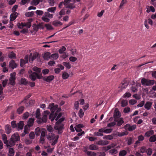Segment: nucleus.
<instances>
[{
  "label": "nucleus",
  "instance_id": "obj_7",
  "mask_svg": "<svg viewBox=\"0 0 156 156\" xmlns=\"http://www.w3.org/2000/svg\"><path fill=\"white\" fill-rule=\"evenodd\" d=\"M136 125L135 124L132 125L127 123L125 125L123 128L125 129V131L127 132H132L136 129Z\"/></svg>",
  "mask_w": 156,
  "mask_h": 156
},
{
  "label": "nucleus",
  "instance_id": "obj_57",
  "mask_svg": "<svg viewBox=\"0 0 156 156\" xmlns=\"http://www.w3.org/2000/svg\"><path fill=\"white\" fill-rule=\"evenodd\" d=\"M45 27L47 29L49 30H51L53 29V28L51 25L49 24H46L45 25Z\"/></svg>",
  "mask_w": 156,
  "mask_h": 156
},
{
  "label": "nucleus",
  "instance_id": "obj_16",
  "mask_svg": "<svg viewBox=\"0 0 156 156\" xmlns=\"http://www.w3.org/2000/svg\"><path fill=\"white\" fill-rule=\"evenodd\" d=\"M109 143V141H108L101 140L98 142L97 144L100 145L104 146L108 144Z\"/></svg>",
  "mask_w": 156,
  "mask_h": 156
},
{
  "label": "nucleus",
  "instance_id": "obj_17",
  "mask_svg": "<svg viewBox=\"0 0 156 156\" xmlns=\"http://www.w3.org/2000/svg\"><path fill=\"white\" fill-rule=\"evenodd\" d=\"M5 130L7 134H9L12 131L10 125H6L5 126Z\"/></svg>",
  "mask_w": 156,
  "mask_h": 156
},
{
  "label": "nucleus",
  "instance_id": "obj_59",
  "mask_svg": "<svg viewBox=\"0 0 156 156\" xmlns=\"http://www.w3.org/2000/svg\"><path fill=\"white\" fill-rule=\"evenodd\" d=\"M32 27L34 30L36 32L38 31L39 29V28L38 27L37 25L36 24H33Z\"/></svg>",
  "mask_w": 156,
  "mask_h": 156
},
{
  "label": "nucleus",
  "instance_id": "obj_10",
  "mask_svg": "<svg viewBox=\"0 0 156 156\" xmlns=\"http://www.w3.org/2000/svg\"><path fill=\"white\" fill-rule=\"evenodd\" d=\"M83 151L86 153L87 156H96L97 154L96 153L91 151H88L87 147H84L83 148Z\"/></svg>",
  "mask_w": 156,
  "mask_h": 156
},
{
  "label": "nucleus",
  "instance_id": "obj_36",
  "mask_svg": "<svg viewBox=\"0 0 156 156\" xmlns=\"http://www.w3.org/2000/svg\"><path fill=\"white\" fill-rule=\"evenodd\" d=\"M24 126L23 122V121H20L18 124L17 128L20 129H23Z\"/></svg>",
  "mask_w": 156,
  "mask_h": 156
},
{
  "label": "nucleus",
  "instance_id": "obj_51",
  "mask_svg": "<svg viewBox=\"0 0 156 156\" xmlns=\"http://www.w3.org/2000/svg\"><path fill=\"white\" fill-rule=\"evenodd\" d=\"M116 124L115 122H112L108 123L107 125V127H111L114 126Z\"/></svg>",
  "mask_w": 156,
  "mask_h": 156
},
{
  "label": "nucleus",
  "instance_id": "obj_34",
  "mask_svg": "<svg viewBox=\"0 0 156 156\" xmlns=\"http://www.w3.org/2000/svg\"><path fill=\"white\" fill-rule=\"evenodd\" d=\"M147 86H152L155 83L154 81L153 80H150L148 79Z\"/></svg>",
  "mask_w": 156,
  "mask_h": 156
},
{
  "label": "nucleus",
  "instance_id": "obj_4",
  "mask_svg": "<svg viewBox=\"0 0 156 156\" xmlns=\"http://www.w3.org/2000/svg\"><path fill=\"white\" fill-rule=\"evenodd\" d=\"M29 78L33 81H35L37 78L40 79L43 77L41 73L39 74L36 72H32L31 71H29Z\"/></svg>",
  "mask_w": 156,
  "mask_h": 156
},
{
  "label": "nucleus",
  "instance_id": "obj_55",
  "mask_svg": "<svg viewBox=\"0 0 156 156\" xmlns=\"http://www.w3.org/2000/svg\"><path fill=\"white\" fill-rule=\"evenodd\" d=\"M66 6L68 8L70 9H73L75 7V6L73 4L71 3H70L67 6Z\"/></svg>",
  "mask_w": 156,
  "mask_h": 156
},
{
  "label": "nucleus",
  "instance_id": "obj_24",
  "mask_svg": "<svg viewBox=\"0 0 156 156\" xmlns=\"http://www.w3.org/2000/svg\"><path fill=\"white\" fill-rule=\"evenodd\" d=\"M52 24L55 26L58 27L62 25V22L59 21L55 20L53 22Z\"/></svg>",
  "mask_w": 156,
  "mask_h": 156
},
{
  "label": "nucleus",
  "instance_id": "obj_9",
  "mask_svg": "<svg viewBox=\"0 0 156 156\" xmlns=\"http://www.w3.org/2000/svg\"><path fill=\"white\" fill-rule=\"evenodd\" d=\"M83 151L86 153L87 156H96L97 154L96 153L91 151H88L87 147H84L83 148Z\"/></svg>",
  "mask_w": 156,
  "mask_h": 156
},
{
  "label": "nucleus",
  "instance_id": "obj_50",
  "mask_svg": "<svg viewBox=\"0 0 156 156\" xmlns=\"http://www.w3.org/2000/svg\"><path fill=\"white\" fill-rule=\"evenodd\" d=\"M56 9V7H50L48 9V11L51 12H54V11Z\"/></svg>",
  "mask_w": 156,
  "mask_h": 156
},
{
  "label": "nucleus",
  "instance_id": "obj_40",
  "mask_svg": "<svg viewBox=\"0 0 156 156\" xmlns=\"http://www.w3.org/2000/svg\"><path fill=\"white\" fill-rule=\"evenodd\" d=\"M113 138V136L112 135H105L103 137L104 139H107L111 140Z\"/></svg>",
  "mask_w": 156,
  "mask_h": 156
},
{
  "label": "nucleus",
  "instance_id": "obj_48",
  "mask_svg": "<svg viewBox=\"0 0 156 156\" xmlns=\"http://www.w3.org/2000/svg\"><path fill=\"white\" fill-rule=\"evenodd\" d=\"M62 76L64 79H66L69 77V75L67 73L65 72L62 74Z\"/></svg>",
  "mask_w": 156,
  "mask_h": 156
},
{
  "label": "nucleus",
  "instance_id": "obj_26",
  "mask_svg": "<svg viewBox=\"0 0 156 156\" xmlns=\"http://www.w3.org/2000/svg\"><path fill=\"white\" fill-rule=\"evenodd\" d=\"M34 118H30L28 122L27 125L29 126H31L34 124Z\"/></svg>",
  "mask_w": 156,
  "mask_h": 156
},
{
  "label": "nucleus",
  "instance_id": "obj_14",
  "mask_svg": "<svg viewBox=\"0 0 156 156\" xmlns=\"http://www.w3.org/2000/svg\"><path fill=\"white\" fill-rule=\"evenodd\" d=\"M54 76L53 75H50L47 77H43V80L48 82H50L53 80Z\"/></svg>",
  "mask_w": 156,
  "mask_h": 156
},
{
  "label": "nucleus",
  "instance_id": "obj_23",
  "mask_svg": "<svg viewBox=\"0 0 156 156\" xmlns=\"http://www.w3.org/2000/svg\"><path fill=\"white\" fill-rule=\"evenodd\" d=\"M128 132H127L125 131V132H123L122 133H120L119 132H116V134L118 136L121 137L124 136H126L128 135Z\"/></svg>",
  "mask_w": 156,
  "mask_h": 156
},
{
  "label": "nucleus",
  "instance_id": "obj_30",
  "mask_svg": "<svg viewBox=\"0 0 156 156\" xmlns=\"http://www.w3.org/2000/svg\"><path fill=\"white\" fill-rule=\"evenodd\" d=\"M134 142V138L133 137H130L128 140L127 144L128 145H130L132 144Z\"/></svg>",
  "mask_w": 156,
  "mask_h": 156
},
{
  "label": "nucleus",
  "instance_id": "obj_3",
  "mask_svg": "<svg viewBox=\"0 0 156 156\" xmlns=\"http://www.w3.org/2000/svg\"><path fill=\"white\" fill-rule=\"evenodd\" d=\"M112 130V129H105V128H101L98 130V132H95L94 133V135L98 136H102L104 134L102 133H111Z\"/></svg>",
  "mask_w": 156,
  "mask_h": 156
},
{
  "label": "nucleus",
  "instance_id": "obj_22",
  "mask_svg": "<svg viewBox=\"0 0 156 156\" xmlns=\"http://www.w3.org/2000/svg\"><path fill=\"white\" fill-rule=\"evenodd\" d=\"M120 116L119 111L118 110L116 111L115 109L114 114V119H117L119 118Z\"/></svg>",
  "mask_w": 156,
  "mask_h": 156
},
{
  "label": "nucleus",
  "instance_id": "obj_33",
  "mask_svg": "<svg viewBox=\"0 0 156 156\" xmlns=\"http://www.w3.org/2000/svg\"><path fill=\"white\" fill-rule=\"evenodd\" d=\"M24 107L23 106L20 107L17 110V112L19 114H21L24 109Z\"/></svg>",
  "mask_w": 156,
  "mask_h": 156
},
{
  "label": "nucleus",
  "instance_id": "obj_64",
  "mask_svg": "<svg viewBox=\"0 0 156 156\" xmlns=\"http://www.w3.org/2000/svg\"><path fill=\"white\" fill-rule=\"evenodd\" d=\"M8 81V80L7 79H5V80L3 81L2 82V84L3 87H5L6 86L7 83Z\"/></svg>",
  "mask_w": 156,
  "mask_h": 156
},
{
  "label": "nucleus",
  "instance_id": "obj_47",
  "mask_svg": "<svg viewBox=\"0 0 156 156\" xmlns=\"http://www.w3.org/2000/svg\"><path fill=\"white\" fill-rule=\"evenodd\" d=\"M84 113L83 112V110L82 109H80L78 113L79 116L80 118H82L84 115Z\"/></svg>",
  "mask_w": 156,
  "mask_h": 156
},
{
  "label": "nucleus",
  "instance_id": "obj_53",
  "mask_svg": "<svg viewBox=\"0 0 156 156\" xmlns=\"http://www.w3.org/2000/svg\"><path fill=\"white\" fill-rule=\"evenodd\" d=\"M152 149L149 148L147 149L146 152L148 155L150 156L152 153Z\"/></svg>",
  "mask_w": 156,
  "mask_h": 156
},
{
  "label": "nucleus",
  "instance_id": "obj_8",
  "mask_svg": "<svg viewBox=\"0 0 156 156\" xmlns=\"http://www.w3.org/2000/svg\"><path fill=\"white\" fill-rule=\"evenodd\" d=\"M16 73L15 72L10 74V76L9 79V84L11 85L14 86L16 84Z\"/></svg>",
  "mask_w": 156,
  "mask_h": 156
},
{
  "label": "nucleus",
  "instance_id": "obj_12",
  "mask_svg": "<svg viewBox=\"0 0 156 156\" xmlns=\"http://www.w3.org/2000/svg\"><path fill=\"white\" fill-rule=\"evenodd\" d=\"M114 121L117 122V125L118 126H121L124 122L123 119L122 118H120L119 119H114Z\"/></svg>",
  "mask_w": 156,
  "mask_h": 156
},
{
  "label": "nucleus",
  "instance_id": "obj_38",
  "mask_svg": "<svg viewBox=\"0 0 156 156\" xmlns=\"http://www.w3.org/2000/svg\"><path fill=\"white\" fill-rule=\"evenodd\" d=\"M9 57L10 58H15L16 55L13 51L11 52L8 55Z\"/></svg>",
  "mask_w": 156,
  "mask_h": 156
},
{
  "label": "nucleus",
  "instance_id": "obj_35",
  "mask_svg": "<svg viewBox=\"0 0 156 156\" xmlns=\"http://www.w3.org/2000/svg\"><path fill=\"white\" fill-rule=\"evenodd\" d=\"M151 142H153L156 141V135H154L151 136L149 140Z\"/></svg>",
  "mask_w": 156,
  "mask_h": 156
},
{
  "label": "nucleus",
  "instance_id": "obj_43",
  "mask_svg": "<svg viewBox=\"0 0 156 156\" xmlns=\"http://www.w3.org/2000/svg\"><path fill=\"white\" fill-rule=\"evenodd\" d=\"M33 69L34 71L36 72V73H41V69L37 67H34L33 68Z\"/></svg>",
  "mask_w": 156,
  "mask_h": 156
},
{
  "label": "nucleus",
  "instance_id": "obj_13",
  "mask_svg": "<svg viewBox=\"0 0 156 156\" xmlns=\"http://www.w3.org/2000/svg\"><path fill=\"white\" fill-rule=\"evenodd\" d=\"M129 83L126 80H124L122 81V83L120 86V87L122 89L125 88L128 85Z\"/></svg>",
  "mask_w": 156,
  "mask_h": 156
},
{
  "label": "nucleus",
  "instance_id": "obj_56",
  "mask_svg": "<svg viewBox=\"0 0 156 156\" xmlns=\"http://www.w3.org/2000/svg\"><path fill=\"white\" fill-rule=\"evenodd\" d=\"M26 63H26V62L24 59H21L20 60V65L21 67H23L24 64Z\"/></svg>",
  "mask_w": 156,
  "mask_h": 156
},
{
  "label": "nucleus",
  "instance_id": "obj_42",
  "mask_svg": "<svg viewBox=\"0 0 156 156\" xmlns=\"http://www.w3.org/2000/svg\"><path fill=\"white\" fill-rule=\"evenodd\" d=\"M121 104L122 107H124L127 105L128 102L126 100H123L121 101Z\"/></svg>",
  "mask_w": 156,
  "mask_h": 156
},
{
  "label": "nucleus",
  "instance_id": "obj_2",
  "mask_svg": "<svg viewBox=\"0 0 156 156\" xmlns=\"http://www.w3.org/2000/svg\"><path fill=\"white\" fill-rule=\"evenodd\" d=\"M36 117L37 119V122L38 124L46 123L47 122V116L46 115H44L42 118L40 117L41 115L40 109L37 108L35 113Z\"/></svg>",
  "mask_w": 156,
  "mask_h": 156
},
{
  "label": "nucleus",
  "instance_id": "obj_1",
  "mask_svg": "<svg viewBox=\"0 0 156 156\" xmlns=\"http://www.w3.org/2000/svg\"><path fill=\"white\" fill-rule=\"evenodd\" d=\"M48 108L50 109L51 112L49 115V119L52 122L58 115V112L61 111V108H58V105H55L53 103H51L49 105Z\"/></svg>",
  "mask_w": 156,
  "mask_h": 156
},
{
  "label": "nucleus",
  "instance_id": "obj_18",
  "mask_svg": "<svg viewBox=\"0 0 156 156\" xmlns=\"http://www.w3.org/2000/svg\"><path fill=\"white\" fill-rule=\"evenodd\" d=\"M152 105V103L150 101H147L146 102L144 105V108L147 110H149L151 109V107Z\"/></svg>",
  "mask_w": 156,
  "mask_h": 156
},
{
  "label": "nucleus",
  "instance_id": "obj_6",
  "mask_svg": "<svg viewBox=\"0 0 156 156\" xmlns=\"http://www.w3.org/2000/svg\"><path fill=\"white\" fill-rule=\"evenodd\" d=\"M20 137L17 133H15L12 135L10 139L9 144L11 146H14L16 142L20 140Z\"/></svg>",
  "mask_w": 156,
  "mask_h": 156
},
{
  "label": "nucleus",
  "instance_id": "obj_32",
  "mask_svg": "<svg viewBox=\"0 0 156 156\" xmlns=\"http://www.w3.org/2000/svg\"><path fill=\"white\" fill-rule=\"evenodd\" d=\"M62 64L68 69H70L72 66L71 65L69 62H63L62 63Z\"/></svg>",
  "mask_w": 156,
  "mask_h": 156
},
{
  "label": "nucleus",
  "instance_id": "obj_19",
  "mask_svg": "<svg viewBox=\"0 0 156 156\" xmlns=\"http://www.w3.org/2000/svg\"><path fill=\"white\" fill-rule=\"evenodd\" d=\"M43 58L44 60H48L49 58L51 59V55L50 52H47L44 53L43 56Z\"/></svg>",
  "mask_w": 156,
  "mask_h": 156
},
{
  "label": "nucleus",
  "instance_id": "obj_11",
  "mask_svg": "<svg viewBox=\"0 0 156 156\" xmlns=\"http://www.w3.org/2000/svg\"><path fill=\"white\" fill-rule=\"evenodd\" d=\"M39 56V54L37 53H34L33 55L32 53H30L29 56V61L30 62H32L36 58H38Z\"/></svg>",
  "mask_w": 156,
  "mask_h": 156
},
{
  "label": "nucleus",
  "instance_id": "obj_41",
  "mask_svg": "<svg viewBox=\"0 0 156 156\" xmlns=\"http://www.w3.org/2000/svg\"><path fill=\"white\" fill-rule=\"evenodd\" d=\"M127 154V151L125 150L120 151L119 152V156H125Z\"/></svg>",
  "mask_w": 156,
  "mask_h": 156
},
{
  "label": "nucleus",
  "instance_id": "obj_5",
  "mask_svg": "<svg viewBox=\"0 0 156 156\" xmlns=\"http://www.w3.org/2000/svg\"><path fill=\"white\" fill-rule=\"evenodd\" d=\"M64 119V118H62L57 121L55 123V125L54 127V128L55 129L57 130L58 131L59 133L60 131L63 129L64 124L62 123V122H63Z\"/></svg>",
  "mask_w": 156,
  "mask_h": 156
},
{
  "label": "nucleus",
  "instance_id": "obj_63",
  "mask_svg": "<svg viewBox=\"0 0 156 156\" xmlns=\"http://www.w3.org/2000/svg\"><path fill=\"white\" fill-rule=\"evenodd\" d=\"M36 12L37 15L38 16H42L43 14V12L40 10H37L36 11Z\"/></svg>",
  "mask_w": 156,
  "mask_h": 156
},
{
  "label": "nucleus",
  "instance_id": "obj_27",
  "mask_svg": "<svg viewBox=\"0 0 156 156\" xmlns=\"http://www.w3.org/2000/svg\"><path fill=\"white\" fill-rule=\"evenodd\" d=\"M28 82L27 81V80L24 78H21L20 80L21 83L24 85H26L28 83Z\"/></svg>",
  "mask_w": 156,
  "mask_h": 156
},
{
  "label": "nucleus",
  "instance_id": "obj_15",
  "mask_svg": "<svg viewBox=\"0 0 156 156\" xmlns=\"http://www.w3.org/2000/svg\"><path fill=\"white\" fill-rule=\"evenodd\" d=\"M18 13L17 12H13L10 16V20L13 21L15 20L17 16Z\"/></svg>",
  "mask_w": 156,
  "mask_h": 156
},
{
  "label": "nucleus",
  "instance_id": "obj_60",
  "mask_svg": "<svg viewBox=\"0 0 156 156\" xmlns=\"http://www.w3.org/2000/svg\"><path fill=\"white\" fill-rule=\"evenodd\" d=\"M127 2V1L126 0H122L121 1L120 6L119 7L121 8L122 7L123 5L126 3Z\"/></svg>",
  "mask_w": 156,
  "mask_h": 156
},
{
  "label": "nucleus",
  "instance_id": "obj_58",
  "mask_svg": "<svg viewBox=\"0 0 156 156\" xmlns=\"http://www.w3.org/2000/svg\"><path fill=\"white\" fill-rule=\"evenodd\" d=\"M29 115V113L28 112H26L23 114V119H26L28 118Z\"/></svg>",
  "mask_w": 156,
  "mask_h": 156
},
{
  "label": "nucleus",
  "instance_id": "obj_31",
  "mask_svg": "<svg viewBox=\"0 0 156 156\" xmlns=\"http://www.w3.org/2000/svg\"><path fill=\"white\" fill-rule=\"evenodd\" d=\"M35 132L37 136H39L41 133V130L40 128L37 127L35 129Z\"/></svg>",
  "mask_w": 156,
  "mask_h": 156
},
{
  "label": "nucleus",
  "instance_id": "obj_37",
  "mask_svg": "<svg viewBox=\"0 0 156 156\" xmlns=\"http://www.w3.org/2000/svg\"><path fill=\"white\" fill-rule=\"evenodd\" d=\"M117 150L115 149H111L109 151V153L111 154H115L118 153Z\"/></svg>",
  "mask_w": 156,
  "mask_h": 156
},
{
  "label": "nucleus",
  "instance_id": "obj_20",
  "mask_svg": "<svg viewBox=\"0 0 156 156\" xmlns=\"http://www.w3.org/2000/svg\"><path fill=\"white\" fill-rule=\"evenodd\" d=\"M9 66L12 69H13L16 67L17 65L14 60H12L9 62Z\"/></svg>",
  "mask_w": 156,
  "mask_h": 156
},
{
  "label": "nucleus",
  "instance_id": "obj_61",
  "mask_svg": "<svg viewBox=\"0 0 156 156\" xmlns=\"http://www.w3.org/2000/svg\"><path fill=\"white\" fill-rule=\"evenodd\" d=\"M47 129L50 132L52 133L53 131V129L51 126H49L47 127Z\"/></svg>",
  "mask_w": 156,
  "mask_h": 156
},
{
  "label": "nucleus",
  "instance_id": "obj_28",
  "mask_svg": "<svg viewBox=\"0 0 156 156\" xmlns=\"http://www.w3.org/2000/svg\"><path fill=\"white\" fill-rule=\"evenodd\" d=\"M148 79L143 78L141 80V83L143 86H147Z\"/></svg>",
  "mask_w": 156,
  "mask_h": 156
},
{
  "label": "nucleus",
  "instance_id": "obj_46",
  "mask_svg": "<svg viewBox=\"0 0 156 156\" xmlns=\"http://www.w3.org/2000/svg\"><path fill=\"white\" fill-rule=\"evenodd\" d=\"M40 2V0H33L31 2V4L34 5H37Z\"/></svg>",
  "mask_w": 156,
  "mask_h": 156
},
{
  "label": "nucleus",
  "instance_id": "obj_25",
  "mask_svg": "<svg viewBox=\"0 0 156 156\" xmlns=\"http://www.w3.org/2000/svg\"><path fill=\"white\" fill-rule=\"evenodd\" d=\"M154 133V132L153 130H150L145 133V135L147 137H149L153 135Z\"/></svg>",
  "mask_w": 156,
  "mask_h": 156
},
{
  "label": "nucleus",
  "instance_id": "obj_39",
  "mask_svg": "<svg viewBox=\"0 0 156 156\" xmlns=\"http://www.w3.org/2000/svg\"><path fill=\"white\" fill-rule=\"evenodd\" d=\"M34 15V13L33 11L27 12L25 14V16L27 17H32Z\"/></svg>",
  "mask_w": 156,
  "mask_h": 156
},
{
  "label": "nucleus",
  "instance_id": "obj_45",
  "mask_svg": "<svg viewBox=\"0 0 156 156\" xmlns=\"http://www.w3.org/2000/svg\"><path fill=\"white\" fill-rule=\"evenodd\" d=\"M11 125L12 128L14 129L17 128V125L16 124V121L14 120L12 121L11 122Z\"/></svg>",
  "mask_w": 156,
  "mask_h": 156
},
{
  "label": "nucleus",
  "instance_id": "obj_29",
  "mask_svg": "<svg viewBox=\"0 0 156 156\" xmlns=\"http://www.w3.org/2000/svg\"><path fill=\"white\" fill-rule=\"evenodd\" d=\"M138 87L136 85H133L131 88V90L133 92H136L138 90Z\"/></svg>",
  "mask_w": 156,
  "mask_h": 156
},
{
  "label": "nucleus",
  "instance_id": "obj_44",
  "mask_svg": "<svg viewBox=\"0 0 156 156\" xmlns=\"http://www.w3.org/2000/svg\"><path fill=\"white\" fill-rule=\"evenodd\" d=\"M58 57V53H55L51 55V59L52 58L54 59L55 60L57 59Z\"/></svg>",
  "mask_w": 156,
  "mask_h": 156
},
{
  "label": "nucleus",
  "instance_id": "obj_49",
  "mask_svg": "<svg viewBox=\"0 0 156 156\" xmlns=\"http://www.w3.org/2000/svg\"><path fill=\"white\" fill-rule=\"evenodd\" d=\"M66 50V48L65 46H62V48L59 50V52L60 54H62Z\"/></svg>",
  "mask_w": 156,
  "mask_h": 156
},
{
  "label": "nucleus",
  "instance_id": "obj_54",
  "mask_svg": "<svg viewBox=\"0 0 156 156\" xmlns=\"http://www.w3.org/2000/svg\"><path fill=\"white\" fill-rule=\"evenodd\" d=\"M9 153L10 154V156H13L14 153V149L12 148H9Z\"/></svg>",
  "mask_w": 156,
  "mask_h": 156
},
{
  "label": "nucleus",
  "instance_id": "obj_62",
  "mask_svg": "<svg viewBox=\"0 0 156 156\" xmlns=\"http://www.w3.org/2000/svg\"><path fill=\"white\" fill-rule=\"evenodd\" d=\"M146 148L145 147H141L140 149V152L142 153L146 152Z\"/></svg>",
  "mask_w": 156,
  "mask_h": 156
},
{
  "label": "nucleus",
  "instance_id": "obj_52",
  "mask_svg": "<svg viewBox=\"0 0 156 156\" xmlns=\"http://www.w3.org/2000/svg\"><path fill=\"white\" fill-rule=\"evenodd\" d=\"M62 114L60 112H58V115L55 118V119L56 121H58L59 119L62 116Z\"/></svg>",
  "mask_w": 156,
  "mask_h": 156
},
{
  "label": "nucleus",
  "instance_id": "obj_21",
  "mask_svg": "<svg viewBox=\"0 0 156 156\" xmlns=\"http://www.w3.org/2000/svg\"><path fill=\"white\" fill-rule=\"evenodd\" d=\"M89 148L91 150H96L98 149V146L94 144H91L89 146Z\"/></svg>",
  "mask_w": 156,
  "mask_h": 156
}]
</instances>
